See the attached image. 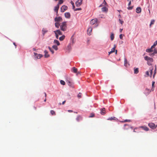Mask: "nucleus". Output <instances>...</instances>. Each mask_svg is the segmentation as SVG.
Instances as JSON below:
<instances>
[{"mask_svg": "<svg viewBox=\"0 0 157 157\" xmlns=\"http://www.w3.org/2000/svg\"><path fill=\"white\" fill-rule=\"evenodd\" d=\"M153 67H151L149 69V71L150 73V74H149V75H150V76L151 77L152 76V74L153 73L152 71H153Z\"/></svg>", "mask_w": 157, "mask_h": 157, "instance_id": "10", "label": "nucleus"}, {"mask_svg": "<svg viewBox=\"0 0 157 157\" xmlns=\"http://www.w3.org/2000/svg\"><path fill=\"white\" fill-rule=\"evenodd\" d=\"M82 93H79L77 95V97L78 98H80L82 97Z\"/></svg>", "mask_w": 157, "mask_h": 157, "instance_id": "35", "label": "nucleus"}, {"mask_svg": "<svg viewBox=\"0 0 157 157\" xmlns=\"http://www.w3.org/2000/svg\"><path fill=\"white\" fill-rule=\"evenodd\" d=\"M149 72V71H146V75H145V77H148L149 76H150Z\"/></svg>", "mask_w": 157, "mask_h": 157, "instance_id": "33", "label": "nucleus"}, {"mask_svg": "<svg viewBox=\"0 0 157 157\" xmlns=\"http://www.w3.org/2000/svg\"><path fill=\"white\" fill-rule=\"evenodd\" d=\"M156 70H154V75H153V78H154L155 76V75L156 74Z\"/></svg>", "mask_w": 157, "mask_h": 157, "instance_id": "42", "label": "nucleus"}, {"mask_svg": "<svg viewBox=\"0 0 157 157\" xmlns=\"http://www.w3.org/2000/svg\"><path fill=\"white\" fill-rule=\"evenodd\" d=\"M83 0H78L75 2V5L76 6L79 7L82 4Z\"/></svg>", "mask_w": 157, "mask_h": 157, "instance_id": "3", "label": "nucleus"}, {"mask_svg": "<svg viewBox=\"0 0 157 157\" xmlns=\"http://www.w3.org/2000/svg\"><path fill=\"white\" fill-rule=\"evenodd\" d=\"M153 51L152 49L151 48L146 50V52H150Z\"/></svg>", "mask_w": 157, "mask_h": 157, "instance_id": "26", "label": "nucleus"}, {"mask_svg": "<svg viewBox=\"0 0 157 157\" xmlns=\"http://www.w3.org/2000/svg\"><path fill=\"white\" fill-rule=\"evenodd\" d=\"M55 26L57 28H59V26H60V24L58 22H56L55 23Z\"/></svg>", "mask_w": 157, "mask_h": 157, "instance_id": "22", "label": "nucleus"}, {"mask_svg": "<svg viewBox=\"0 0 157 157\" xmlns=\"http://www.w3.org/2000/svg\"><path fill=\"white\" fill-rule=\"evenodd\" d=\"M102 4L103 5H104V6L105 5H107V4L105 1V0H104L103 2L102 3Z\"/></svg>", "mask_w": 157, "mask_h": 157, "instance_id": "41", "label": "nucleus"}, {"mask_svg": "<svg viewBox=\"0 0 157 157\" xmlns=\"http://www.w3.org/2000/svg\"><path fill=\"white\" fill-rule=\"evenodd\" d=\"M104 5H103L102 4H101V5H100V6H99V7H102V6H104Z\"/></svg>", "mask_w": 157, "mask_h": 157, "instance_id": "58", "label": "nucleus"}, {"mask_svg": "<svg viewBox=\"0 0 157 157\" xmlns=\"http://www.w3.org/2000/svg\"><path fill=\"white\" fill-rule=\"evenodd\" d=\"M141 9L140 7H138L136 9V12L137 13H140L141 12Z\"/></svg>", "mask_w": 157, "mask_h": 157, "instance_id": "13", "label": "nucleus"}, {"mask_svg": "<svg viewBox=\"0 0 157 157\" xmlns=\"http://www.w3.org/2000/svg\"><path fill=\"white\" fill-rule=\"evenodd\" d=\"M64 15L66 18H70V17L71 15L69 13H65Z\"/></svg>", "mask_w": 157, "mask_h": 157, "instance_id": "15", "label": "nucleus"}, {"mask_svg": "<svg viewBox=\"0 0 157 157\" xmlns=\"http://www.w3.org/2000/svg\"><path fill=\"white\" fill-rule=\"evenodd\" d=\"M50 113L52 115H56V113L53 110H51L50 111Z\"/></svg>", "mask_w": 157, "mask_h": 157, "instance_id": "31", "label": "nucleus"}, {"mask_svg": "<svg viewBox=\"0 0 157 157\" xmlns=\"http://www.w3.org/2000/svg\"><path fill=\"white\" fill-rule=\"evenodd\" d=\"M157 40L153 44V46H155V47L157 45Z\"/></svg>", "mask_w": 157, "mask_h": 157, "instance_id": "44", "label": "nucleus"}, {"mask_svg": "<svg viewBox=\"0 0 157 157\" xmlns=\"http://www.w3.org/2000/svg\"><path fill=\"white\" fill-rule=\"evenodd\" d=\"M54 44H56L58 46H59L60 45V43L59 41L56 40H54Z\"/></svg>", "mask_w": 157, "mask_h": 157, "instance_id": "23", "label": "nucleus"}, {"mask_svg": "<svg viewBox=\"0 0 157 157\" xmlns=\"http://www.w3.org/2000/svg\"><path fill=\"white\" fill-rule=\"evenodd\" d=\"M71 3L72 5H74V3L72 1H71Z\"/></svg>", "mask_w": 157, "mask_h": 157, "instance_id": "55", "label": "nucleus"}, {"mask_svg": "<svg viewBox=\"0 0 157 157\" xmlns=\"http://www.w3.org/2000/svg\"><path fill=\"white\" fill-rule=\"evenodd\" d=\"M155 22V21L154 20H152L151 21V22L150 24V27H151V25H153L154 24Z\"/></svg>", "mask_w": 157, "mask_h": 157, "instance_id": "28", "label": "nucleus"}, {"mask_svg": "<svg viewBox=\"0 0 157 157\" xmlns=\"http://www.w3.org/2000/svg\"><path fill=\"white\" fill-rule=\"evenodd\" d=\"M154 53L153 52V53H152L151 54H150V56H153L154 55Z\"/></svg>", "mask_w": 157, "mask_h": 157, "instance_id": "51", "label": "nucleus"}, {"mask_svg": "<svg viewBox=\"0 0 157 157\" xmlns=\"http://www.w3.org/2000/svg\"><path fill=\"white\" fill-rule=\"evenodd\" d=\"M54 32L55 33H57V34H58V35H61L62 34L61 32L60 31V30H59V29L57 30L56 31H54Z\"/></svg>", "mask_w": 157, "mask_h": 157, "instance_id": "12", "label": "nucleus"}, {"mask_svg": "<svg viewBox=\"0 0 157 157\" xmlns=\"http://www.w3.org/2000/svg\"><path fill=\"white\" fill-rule=\"evenodd\" d=\"M119 37L121 39H122L123 38V35L122 34H121L120 35Z\"/></svg>", "mask_w": 157, "mask_h": 157, "instance_id": "46", "label": "nucleus"}, {"mask_svg": "<svg viewBox=\"0 0 157 157\" xmlns=\"http://www.w3.org/2000/svg\"><path fill=\"white\" fill-rule=\"evenodd\" d=\"M60 83L62 84V85H65V82L62 80H61L60 81Z\"/></svg>", "mask_w": 157, "mask_h": 157, "instance_id": "37", "label": "nucleus"}, {"mask_svg": "<svg viewBox=\"0 0 157 157\" xmlns=\"http://www.w3.org/2000/svg\"><path fill=\"white\" fill-rule=\"evenodd\" d=\"M68 85L69 86H71V83L70 81H68Z\"/></svg>", "mask_w": 157, "mask_h": 157, "instance_id": "54", "label": "nucleus"}, {"mask_svg": "<svg viewBox=\"0 0 157 157\" xmlns=\"http://www.w3.org/2000/svg\"><path fill=\"white\" fill-rule=\"evenodd\" d=\"M119 21L120 22L122 25L124 22L123 21L121 20L120 19H119Z\"/></svg>", "mask_w": 157, "mask_h": 157, "instance_id": "47", "label": "nucleus"}, {"mask_svg": "<svg viewBox=\"0 0 157 157\" xmlns=\"http://www.w3.org/2000/svg\"><path fill=\"white\" fill-rule=\"evenodd\" d=\"M65 36L64 35H63L59 37V40L60 41H62L65 39Z\"/></svg>", "mask_w": 157, "mask_h": 157, "instance_id": "27", "label": "nucleus"}, {"mask_svg": "<svg viewBox=\"0 0 157 157\" xmlns=\"http://www.w3.org/2000/svg\"><path fill=\"white\" fill-rule=\"evenodd\" d=\"M60 29L62 31H66L67 29V25L66 22H63L60 24Z\"/></svg>", "mask_w": 157, "mask_h": 157, "instance_id": "1", "label": "nucleus"}, {"mask_svg": "<svg viewBox=\"0 0 157 157\" xmlns=\"http://www.w3.org/2000/svg\"><path fill=\"white\" fill-rule=\"evenodd\" d=\"M105 109L103 108L101 109L100 113L101 114H105Z\"/></svg>", "mask_w": 157, "mask_h": 157, "instance_id": "16", "label": "nucleus"}, {"mask_svg": "<svg viewBox=\"0 0 157 157\" xmlns=\"http://www.w3.org/2000/svg\"><path fill=\"white\" fill-rule=\"evenodd\" d=\"M122 30H123V29H120V32L121 33V32H122Z\"/></svg>", "mask_w": 157, "mask_h": 157, "instance_id": "60", "label": "nucleus"}, {"mask_svg": "<svg viewBox=\"0 0 157 157\" xmlns=\"http://www.w3.org/2000/svg\"><path fill=\"white\" fill-rule=\"evenodd\" d=\"M52 48L56 50H57L58 49L57 47L55 45H54L52 47Z\"/></svg>", "mask_w": 157, "mask_h": 157, "instance_id": "32", "label": "nucleus"}, {"mask_svg": "<svg viewBox=\"0 0 157 157\" xmlns=\"http://www.w3.org/2000/svg\"><path fill=\"white\" fill-rule=\"evenodd\" d=\"M44 56L45 58H48L49 56V55L48 53V52L46 50L44 51Z\"/></svg>", "mask_w": 157, "mask_h": 157, "instance_id": "18", "label": "nucleus"}, {"mask_svg": "<svg viewBox=\"0 0 157 157\" xmlns=\"http://www.w3.org/2000/svg\"><path fill=\"white\" fill-rule=\"evenodd\" d=\"M113 52L112 51H111L109 52V55L111 53Z\"/></svg>", "mask_w": 157, "mask_h": 157, "instance_id": "49", "label": "nucleus"}, {"mask_svg": "<svg viewBox=\"0 0 157 157\" xmlns=\"http://www.w3.org/2000/svg\"><path fill=\"white\" fill-rule=\"evenodd\" d=\"M140 128H142L143 129L146 131H148L149 130V128L146 126H142L140 127Z\"/></svg>", "mask_w": 157, "mask_h": 157, "instance_id": "19", "label": "nucleus"}, {"mask_svg": "<svg viewBox=\"0 0 157 157\" xmlns=\"http://www.w3.org/2000/svg\"><path fill=\"white\" fill-rule=\"evenodd\" d=\"M94 114L93 113H91L90 114V115L89 116V117H94Z\"/></svg>", "mask_w": 157, "mask_h": 157, "instance_id": "38", "label": "nucleus"}, {"mask_svg": "<svg viewBox=\"0 0 157 157\" xmlns=\"http://www.w3.org/2000/svg\"><path fill=\"white\" fill-rule=\"evenodd\" d=\"M54 21L56 22L59 23L60 22H61L62 21V17H56L54 19Z\"/></svg>", "mask_w": 157, "mask_h": 157, "instance_id": "5", "label": "nucleus"}, {"mask_svg": "<svg viewBox=\"0 0 157 157\" xmlns=\"http://www.w3.org/2000/svg\"><path fill=\"white\" fill-rule=\"evenodd\" d=\"M134 73L135 74H137L139 73V69L138 68L134 67Z\"/></svg>", "mask_w": 157, "mask_h": 157, "instance_id": "21", "label": "nucleus"}, {"mask_svg": "<svg viewBox=\"0 0 157 157\" xmlns=\"http://www.w3.org/2000/svg\"><path fill=\"white\" fill-rule=\"evenodd\" d=\"M55 35H56V39H58V37H59V36H58V34H57V33H55Z\"/></svg>", "mask_w": 157, "mask_h": 157, "instance_id": "45", "label": "nucleus"}, {"mask_svg": "<svg viewBox=\"0 0 157 157\" xmlns=\"http://www.w3.org/2000/svg\"><path fill=\"white\" fill-rule=\"evenodd\" d=\"M114 35L113 33H111L110 36L111 40H113L114 39Z\"/></svg>", "mask_w": 157, "mask_h": 157, "instance_id": "29", "label": "nucleus"}, {"mask_svg": "<svg viewBox=\"0 0 157 157\" xmlns=\"http://www.w3.org/2000/svg\"><path fill=\"white\" fill-rule=\"evenodd\" d=\"M44 94H45V98L47 96V94L45 93H44Z\"/></svg>", "mask_w": 157, "mask_h": 157, "instance_id": "63", "label": "nucleus"}, {"mask_svg": "<svg viewBox=\"0 0 157 157\" xmlns=\"http://www.w3.org/2000/svg\"><path fill=\"white\" fill-rule=\"evenodd\" d=\"M155 46H153V45L151 47V48H152V49L153 48H155Z\"/></svg>", "mask_w": 157, "mask_h": 157, "instance_id": "56", "label": "nucleus"}, {"mask_svg": "<svg viewBox=\"0 0 157 157\" xmlns=\"http://www.w3.org/2000/svg\"><path fill=\"white\" fill-rule=\"evenodd\" d=\"M48 49H49L50 51L52 52V54H53L54 53V51L53 49H52L51 48H50V47H48Z\"/></svg>", "mask_w": 157, "mask_h": 157, "instance_id": "36", "label": "nucleus"}, {"mask_svg": "<svg viewBox=\"0 0 157 157\" xmlns=\"http://www.w3.org/2000/svg\"><path fill=\"white\" fill-rule=\"evenodd\" d=\"M116 46L115 45L114 46V47L112 49L111 51H112L114 52L115 51V49L116 48Z\"/></svg>", "mask_w": 157, "mask_h": 157, "instance_id": "39", "label": "nucleus"}, {"mask_svg": "<svg viewBox=\"0 0 157 157\" xmlns=\"http://www.w3.org/2000/svg\"><path fill=\"white\" fill-rule=\"evenodd\" d=\"M68 112H73V111L72 110H68Z\"/></svg>", "mask_w": 157, "mask_h": 157, "instance_id": "59", "label": "nucleus"}, {"mask_svg": "<svg viewBox=\"0 0 157 157\" xmlns=\"http://www.w3.org/2000/svg\"><path fill=\"white\" fill-rule=\"evenodd\" d=\"M130 120H125V121H128V122H129L130 121Z\"/></svg>", "mask_w": 157, "mask_h": 157, "instance_id": "62", "label": "nucleus"}, {"mask_svg": "<svg viewBox=\"0 0 157 157\" xmlns=\"http://www.w3.org/2000/svg\"><path fill=\"white\" fill-rule=\"evenodd\" d=\"M82 10V9L81 8H76V9H74V11H77V10Z\"/></svg>", "mask_w": 157, "mask_h": 157, "instance_id": "40", "label": "nucleus"}, {"mask_svg": "<svg viewBox=\"0 0 157 157\" xmlns=\"http://www.w3.org/2000/svg\"><path fill=\"white\" fill-rule=\"evenodd\" d=\"M144 59L145 60L147 61V63L148 65H151V63L153 62L152 58L149 57L147 56L144 57Z\"/></svg>", "mask_w": 157, "mask_h": 157, "instance_id": "2", "label": "nucleus"}, {"mask_svg": "<svg viewBox=\"0 0 157 157\" xmlns=\"http://www.w3.org/2000/svg\"><path fill=\"white\" fill-rule=\"evenodd\" d=\"M76 119L77 122H79L82 120V117L81 116L79 115L77 117Z\"/></svg>", "mask_w": 157, "mask_h": 157, "instance_id": "11", "label": "nucleus"}, {"mask_svg": "<svg viewBox=\"0 0 157 157\" xmlns=\"http://www.w3.org/2000/svg\"><path fill=\"white\" fill-rule=\"evenodd\" d=\"M92 29L91 27H89L87 29V33L89 35H91V33L92 31Z\"/></svg>", "mask_w": 157, "mask_h": 157, "instance_id": "9", "label": "nucleus"}, {"mask_svg": "<svg viewBox=\"0 0 157 157\" xmlns=\"http://www.w3.org/2000/svg\"><path fill=\"white\" fill-rule=\"evenodd\" d=\"M129 2V3H128V6H130L131 5V2Z\"/></svg>", "mask_w": 157, "mask_h": 157, "instance_id": "53", "label": "nucleus"}, {"mask_svg": "<svg viewBox=\"0 0 157 157\" xmlns=\"http://www.w3.org/2000/svg\"><path fill=\"white\" fill-rule=\"evenodd\" d=\"M97 21V19L96 18L93 19L90 21V24L92 25L95 24Z\"/></svg>", "mask_w": 157, "mask_h": 157, "instance_id": "8", "label": "nucleus"}, {"mask_svg": "<svg viewBox=\"0 0 157 157\" xmlns=\"http://www.w3.org/2000/svg\"><path fill=\"white\" fill-rule=\"evenodd\" d=\"M108 120H117V118L115 117H111L110 118H109L108 119Z\"/></svg>", "mask_w": 157, "mask_h": 157, "instance_id": "30", "label": "nucleus"}, {"mask_svg": "<svg viewBox=\"0 0 157 157\" xmlns=\"http://www.w3.org/2000/svg\"><path fill=\"white\" fill-rule=\"evenodd\" d=\"M42 32L43 33V35H44V34L47 32L48 31L46 29L44 28H43L42 30Z\"/></svg>", "mask_w": 157, "mask_h": 157, "instance_id": "24", "label": "nucleus"}, {"mask_svg": "<svg viewBox=\"0 0 157 157\" xmlns=\"http://www.w3.org/2000/svg\"><path fill=\"white\" fill-rule=\"evenodd\" d=\"M154 53L155 54L157 53V49H155L154 51Z\"/></svg>", "mask_w": 157, "mask_h": 157, "instance_id": "48", "label": "nucleus"}, {"mask_svg": "<svg viewBox=\"0 0 157 157\" xmlns=\"http://www.w3.org/2000/svg\"><path fill=\"white\" fill-rule=\"evenodd\" d=\"M124 65L125 67H127L128 65H129V64L128 63L126 58L124 59Z\"/></svg>", "mask_w": 157, "mask_h": 157, "instance_id": "14", "label": "nucleus"}, {"mask_svg": "<svg viewBox=\"0 0 157 157\" xmlns=\"http://www.w3.org/2000/svg\"><path fill=\"white\" fill-rule=\"evenodd\" d=\"M155 83V82H152V86L153 87L154 86Z\"/></svg>", "mask_w": 157, "mask_h": 157, "instance_id": "52", "label": "nucleus"}, {"mask_svg": "<svg viewBox=\"0 0 157 157\" xmlns=\"http://www.w3.org/2000/svg\"><path fill=\"white\" fill-rule=\"evenodd\" d=\"M59 5H57L55 7L54 10L57 13H58V10L59 9Z\"/></svg>", "mask_w": 157, "mask_h": 157, "instance_id": "17", "label": "nucleus"}, {"mask_svg": "<svg viewBox=\"0 0 157 157\" xmlns=\"http://www.w3.org/2000/svg\"><path fill=\"white\" fill-rule=\"evenodd\" d=\"M72 71H73L75 73H77V69L75 67H74L72 68Z\"/></svg>", "mask_w": 157, "mask_h": 157, "instance_id": "25", "label": "nucleus"}, {"mask_svg": "<svg viewBox=\"0 0 157 157\" xmlns=\"http://www.w3.org/2000/svg\"><path fill=\"white\" fill-rule=\"evenodd\" d=\"M149 126L152 129H154L156 128V126L155 124L153 123H150L148 124Z\"/></svg>", "mask_w": 157, "mask_h": 157, "instance_id": "4", "label": "nucleus"}, {"mask_svg": "<svg viewBox=\"0 0 157 157\" xmlns=\"http://www.w3.org/2000/svg\"><path fill=\"white\" fill-rule=\"evenodd\" d=\"M155 70H156V65H155Z\"/></svg>", "mask_w": 157, "mask_h": 157, "instance_id": "64", "label": "nucleus"}, {"mask_svg": "<svg viewBox=\"0 0 157 157\" xmlns=\"http://www.w3.org/2000/svg\"><path fill=\"white\" fill-rule=\"evenodd\" d=\"M133 8V6H128V7L127 8L129 10H131Z\"/></svg>", "mask_w": 157, "mask_h": 157, "instance_id": "43", "label": "nucleus"}, {"mask_svg": "<svg viewBox=\"0 0 157 157\" xmlns=\"http://www.w3.org/2000/svg\"><path fill=\"white\" fill-rule=\"evenodd\" d=\"M34 56H36L37 59H39L43 56L40 54H37V53L34 52Z\"/></svg>", "mask_w": 157, "mask_h": 157, "instance_id": "7", "label": "nucleus"}, {"mask_svg": "<svg viewBox=\"0 0 157 157\" xmlns=\"http://www.w3.org/2000/svg\"><path fill=\"white\" fill-rule=\"evenodd\" d=\"M128 2H132L134 0H127Z\"/></svg>", "mask_w": 157, "mask_h": 157, "instance_id": "57", "label": "nucleus"}, {"mask_svg": "<svg viewBox=\"0 0 157 157\" xmlns=\"http://www.w3.org/2000/svg\"><path fill=\"white\" fill-rule=\"evenodd\" d=\"M63 0H59L57 5H59L63 3Z\"/></svg>", "mask_w": 157, "mask_h": 157, "instance_id": "34", "label": "nucleus"}, {"mask_svg": "<svg viewBox=\"0 0 157 157\" xmlns=\"http://www.w3.org/2000/svg\"><path fill=\"white\" fill-rule=\"evenodd\" d=\"M101 10L103 12H107L108 10V9L105 7H104L101 8Z\"/></svg>", "mask_w": 157, "mask_h": 157, "instance_id": "20", "label": "nucleus"}, {"mask_svg": "<svg viewBox=\"0 0 157 157\" xmlns=\"http://www.w3.org/2000/svg\"><path fill=\"white\" fill-rule=\"evenodd\" d=\"M65 102H66V101H63V102H62V104L63 105L64 104Z\"/></svg>", "mask_w": 157, "mask_h": 157, "instance_id": "61", "label": "nucleus"}, {"mask_svg": "<svg viewBox=\"0 0 157 157\" xmlns=\"http://www.w3.org/2000/svg\"><path fill=\"white\" fill-rule=\"evenodd\" d=\"M75 6L74 5H72V8H73V9L74 10L75 9Z\"/></svg>", "mask_w": 157, "mask_h": 157, "instance_id": "50", "label": "nucleus"}, {"mask_svg": "<svg viewBox=\"0 0 157 157\" xmlns=\"http://www.w3.org/2000/svg\"><path fill=\"white\" fill-rule=\"evenodd\" d=\"M68 8L65 5L62 6L61 8V11L62 12H64L65 10H67Z\"/></svg>", "mask_w": 157, "mask_h": 157, "instance_id": "6", "label": "nucleus"}]
</instances>
